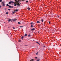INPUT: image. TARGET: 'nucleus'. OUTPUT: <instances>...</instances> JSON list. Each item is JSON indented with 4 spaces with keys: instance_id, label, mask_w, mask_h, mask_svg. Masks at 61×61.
Listing matches in <instances>:
<instances>
[{
    "instance_id": "nucleus-1",
    "label": "nucleus",
    "mask_w": 61,
    "mask_h": 61,
    "mask_svg": "<svg viewBox=\"0 0 61 61\" xmlns=\"http://www.w3.org/2000/svg\"><path fill=\"white\" fill-rule=\"evenodd\" d=\"M15 2L17 3V5H18V6H20V4H19V3H18V1H17L16 0H15Z\"/></svg>"
},
{
    "instance_id": "nucleus-2",
    "label": "nucleus",
    "mask_w": 61,
    "mask_h": 61,
    "mask_svg": "<svg viewBox=\"0 0 61 61\" xmlns=\"http://www.w3.org/2000/svg\"><path fill=\"white\" fill-rule=\"evenodd\" d=\"M2 4L3 6H5V3H4V2L2 3Z\"/></svg>"
},
{
    "instance_id": "nucleus-3",
    "label": "nucleus",
    "mask_w": 61,
    "mask_h": 61,
    "mask_svg": "<svg viewBox=\"0 0 61 61\" xmlns=\"http://www.w3.org/2000/svg\"><path fill=\"white\" fill-rule=\"evenodd\" d=\"M12 3H14V2L13 1H10L8 4L9 5H10Z\"/></svg>"
},
{
    "instance_id": "nucleus-4",
    "label": "nucleus",
    "mask_w": 61,
    "mask_h": 61,
    "mask_svg": "<svg viewBox=\"0 0 61 61\" xmlns=\"http://www.w3.org/2000/svg\"><path fill=\"white\" fill-rule=\"evenodd\" d=\"M17 19H12V20H13V22H15V20H16Z\"/></svg>"
},
{
    "instance_id": "nucleus-5",
    "label": "nucleus",
    "mask_w": 61,
    "mask_h": 61,
    "mask_svg": "<svg viewBox=\"0 0 61 61\" xmlns=\"http://www.w3.org/2000/svg\"><path fill=\"white\" fill-rule=\"evenodd\" d=\"M9 8H13V6H12L11 5H10L9 6Z\"/></svg>"
},
{
    "instance_id": "nucleus-6",
    "label": "nucleus",
    "mask_w": 61,
    "mask_h": 61,
    "mask_svg": "<svg viewBox=\"0 0 61 61\" xmlns=\"http://www.w3.org/2000/svg\"><path fill=\"white\" fill-rule=\"evenodd\" d=\"M35 30V28H33L32 29H31V30L32 31H34V30Z\"/></svg>"
},
{
    "instance_id": "nucleus-7",
    "label": "nucleus",
    "mask_w": 61,
    "mask_h": 61,
    "mask_svg": "<svg viewBox=\"0 0 61 61\" xmlns=\"http://www.w3.org/2000/svg\"><path fill=\"white\" fill-rule=\"evenodd\" d=\"M24 36H22V37H21V38L22 39V40L23 39V38H24Z\"/></svg>"
},
{
    "instance_id": "nucleus-8",
    "label": "nucleus",
    "mask_w": 61,
    "mask_h": 61,
    "mask_svg": "<svg viewBox=\"0 0 61 61\" xmlns=\"http://www.w3.org/2000/svg\"><path fill=\"white\" fill-rule=\"evenodd\" d=\"M27 9H28V10H30V8H29L28 7Z\"/></svg>"
},
{
    "instance_id": "nucleus-9",
    "label": "nucleus",
    "mask_w": 61,
    "mask_h": 61,
    "mask_svg": "<svg viewBox=\"0 0 61 61\" xmlns=\"http://www.w3.org/2000/svg\"><path fill=\"white\" fill-rule=\"evenodd\" d=\"M30 24L31 25H34V23L33 22H31V23H30Z\"/></svg>"
},
{
    "instance_id": "nucleus-10",
    "label": "nucleus",
    "mask_w": 61,
    "mask_h": 61,
    "mask_svg": "<svg viewBox=\"0 0 61 61\" xmlns=\"http://www.w3.org/2000/svg\"><path fill=\"white\" fill-rule=\"evenodd\" d=\"M27 36V34H25V35H24V36Z\"/></svg>"
},
{
    "instance_id": "nucleus-11",
    "label": "nucleus",
    "mask_w": 61,
    "mask_h": 61,
    "mask_svg": "<svg viewBox=\"0 0 61 61\" xmlns=\"http://www.w3.org/2000/svg\"><path fill=\"white\" fill-rule=\"evenodd\" d=\"M6 6H9V5H8V4H6Z\"/></svg>"
},
{
    "instance_id": "nucleus-12",
    "label": "nucleus",
    "mask_w": 61,
    "mask_h": 61,
    "mask_svg": "<svg viewBox=\"0 0 61 61\" xmlns=\"http://www.w3.org/2000/svg\"><path fill=\"white\" fill-rule=\"evenodd\" d=\"M37 23H40V22L39 21H37Z\"/></svg>"
},
{
    "instance_id": "nucleus-13",
    "label": "nucleus",
    "mask_w": 61,
    "mask_h": 61,
    "mask_svg": "<svg viewBox=\"0 0 61 61\" xmlns=\"http://www.w3.org/2000/svg\"><path fill=\"white\" fill-rule=\"evenodd\" d=\"M28 36H29V37H30V36H30V34L28 35Z\"/></svg>"
},
{
    "instance_id": "nucleus-14",
    "label": "nucleus",
    "mask_w": 61,
    "mask_h": 61,
    "mask_svg": "<svg viewBox=\"0 0 61 61\" xmlns=\"http://www.w3.org/2000/svg\"><path fill=\"white\" fill-rule=\"evenodd\" d=\"M24 27V26H20V28H22V27Z\"/></svg>"
},
{
    "instance_id": "nucleus-15",
    "label": "nucleus",
    "mask_w": 61,
    "mask_h": 61,
    "mask_svg": "<svg viewBox=\"0 0 61 61\" xmlns=\"http://www.w3.org/2000/svg\"><path fill=\"white\" fill-rule=\"evenodd\" d=\"M21 40H19V42H21Z\"/></svg>"
},
{
    "instance_id": "nucleus-16",
    "label": "nucleus",
    "mask_w": 61,
    "mask_h": 61,
    "mask_svg": "<svg viewBox=\"0 0 61 61\" xmlns=\"http://www.w3.org/2000/svg\"><path fill=\"white\" fill-rule=\"evenodd\" d=\"M36 43H37V44H39V45H40V44L39 43V42H36Z\"/></svg>"
},
{
    "instance_id": "nucleus-17",
    "label": "nucleus",
    "mask_w": 61,
    "mask_h": 61,
    "mask_svg": "<svg viewBox=\"0 0 61 61\" xmlns=\"http://www.w3.org/2000/svg\"><path fill=\"white\" fill-rule=\"evenodd\" d=\"M41 20V21L42 22H43V21H44L42 19Z\"/></svg>"
},
{
    "instance_id": "nucleus-18",
    "label": "nucleus",
    "mask_w": 61,
    "mask_h": 61,
    "mask_svg": "<svg viewBox=\"0 0 61 61\" xmlns=\"http://www.w3.org/2000/svg\"><path fill=\"white\" fill-rule=\"evenodd\" d=\"M14 6H16V4H15Z\"/></svg>"
},
{
    "instance_id": "nucleus-19",
    "label": "nucleus",
    "mask_w": 61,
    "mask_h": 61,
    "mask_svg": "<svg viewBox=\"0 0 61 61\" xmlns=\"http://www.w3.org/2000/svg\"><path fill=\"white\" fill-rule=\"evenodd\" d=\"M18 24H21V23L20 22H18Z\"/></svg>"
},
{
    "instance_id": "nucleus-20",
    "label": "nucleus",
    "mask_w": 61,
    "mask_h": 61,
    "mask_svg": "<svg viewBox=\"0 0 61 61\" xmlns=\"http://www.w3.org/2000/svg\"><path fill=\"white\" fill-rule=\"evenodd\" d=\"M8 20L10 22V21H11V19H9Z\"/></svg>"
},
{
    "instance_id": "nucleus-21",
    "label": "nucleus",
    "mask_w": 61,
    "mask_h": 61,
    "mask_svg": "<svg viewBox=\"0 0 61 61\" xmlns=\"http://www.w3.org/2000/svg\"><path fill=\"white\" fill-rule=\"evenodd\" d=\"M31 27H32V28L33 27V25H31Z\"/></svg>"
},
{
    "instance_id": "nucleus-22",
    "label": "nucleus",
    "mask_w": 61,
    "mask_h": 61,
    "mask_svg": "<svg viewBox=\"0 0 61 61\" xmlns=\"http://www.w3.org/2000/svg\"><path fill=\"white\" fill-rule=\"evenodd\" d=\"M39 60H40V59H38L37 60V61H39Z\"/></svg>"
},
{
    "instance_id": "nucleus-23",
    "label": "nucleus",
    "mask_w": 61,
    "mask_h": 61,
    "mask_svg": "<svg viewBox=\"0 0 61 61\" xmlns=\"http://www.w3.org/2000/svg\"><path fill=\"white\" fill-rule=\"evenodd\" d=\"M15 11H18V10H15Z\"/></svg>"
},
{
    "instance_id": "nucleus-24",
    "label": "nucleus",
    "mask_w": 61,
    "mask_h": 61,
    "mask_svg": "<svg viewBox=\"0 0 61 61\" xmlns=\"http://www.w3.org/2000/svg\"><path fill=\"white\" fill-rule=\"evenodd\" d=\"M8 12H6V15H8Z\"/></svg>"
},
{
    "instance_id": "nucleus-25",
    "label": "nucleus",
    "mask_w": 61,
    "mask_h": 61,
    "mask_svg": "<svg viewBox=\"0 0 61 61\" xmlns=\"http://www.w3.org/2000/svg\"><path fill=\"white\" fill-rule=\"evenodd\" d=\"M2 0H0V2H2Z\"/></svg>"
},
{
    "instance_id": "nucleus-26",
    "label": "nucleus",
    "mask_w": 61,
    "mask_h": 61,
    "mask_svg": "<svg viewBox=\"0 0 61 61\" xmlns=\"http://www.w3.org/2000/svg\"><path fill=\"white\" fill-rule=\"evenodd\" d=\"M15 13V12H14L12 13L14 14Z\"/></svg>"
},
{
    "instance_id": "nucleus-27",
    "label": "nucleus",
    "mask_w": 61,
    "mask_h": 61,
    "mask_svg": "<svg viewBox=\"0 0 61 61\" xmlns=\"http://www.w3.org/2000/svg\"><path fill=\"white\" fill-rule=\"evenodd\" d=\"M26 3H28V1H26Z\"/></svg>"
},
{
    "instance_id": "nucleus-28",
    "label": "nucleus",
    "mask_w": 61,
    "mask_h": 61,
    "mask_svg": "<svg viewBox=\"0 0 61 61\" xmlns=\"http://www.w3.org/2000/svg\"><path fill=\"white\" fill-rule=\"evenodd\" d=\"M36 55H37V54H38V53H36Z\"/></svg>"
},
{
    "instance_id": "nucleus-29",
    "label": "nucleus",
    "mask_w": 61,
    "mask_h": 61,
    "mask_svg": "<svg viewBox=\"0 0 61 61\" xmlns=\"http://www.w3.org/2000/svg\"><path fill=\"white\" fill-rule=\"evenodd\" d=\"M35 58H36V59H37V57H35Z\"/></svg>"
},
{
    "instance_id": "nucleus-30",
    "label": "nucleus",
    "mask_w": 61,
    "mask_h": 61,
    "mask_svg": "<svg viewBox=\"0 0 61 61\" xmlns=\"http://www.w3.org/2000/svg\"><path fill=\"white\" fill-rule=\"evenodd\" d=\"M59 16H60L57 15V17H59Z\"/></svg>"
},
{
    "instance_id": "nucleus-31",
    "label": "nucleus",
    "mask_w": 61,
    "mask_h": 61,
    "mask_svg": "<svg viewBox=\"0 0 61 61\" xmlns=\"http://www.w3.org/2000/svg\"><path fill=\"white\" fill-rule=\"evenodd\" d=\"M13 29H15V27H13Z\"/></svg>"
},
{
    "instance_id": "nucleus-32",
    "label": "nucleus",
    "mask_w": 61,
    "mask_h": 61,
    "mask_svg": "<svg viewBox=\"0 0 61 61\" xmlns=\"http://www.w3.org/2000/svg\"><path fill=\"white\" fill-rule=\"evenodd\" d=\"M8 10H10V9H8Z\"/></svg>"
},
{
    "instance_id": "nucleus-33",
    "label": "nucleus",
    "mask_w": 61,
    "mask_h": 61,
    "mask_svg": "<svg viewBox=\"0 0 61 61\" xmlns=\"http://www.w3.org/2000/svg\"><path fill=\"white\" fill-rule=\"evenodd\" d=\"M49 24H50V23H51L50 22H49Z\"/></svg>"
},
{
    "instance_id": "nucleus-34",
    "label": "nucleus",
    "mask_w": 61,
    "mask_h": 61,
    "mask_svg": "<svg viewBox=\"0 0 61 61\" xmlns=\"http://www.w3.org/2000/svg\"><path fill=\"white\" fill-rule=\"evenodd\" d=\"M1 5L0 6V8H1Z\"/></svg>"
},
{
    "instance_id": "nucleus-35",
    "label": "nucleus",
    "mask_w": 61,
    "mask_h": 61,
    "mask_svg": "<svg viewBox=\"0 0 61 61\" xmlns=\"http://www.w3.org/2000/svg\"><path fill=\"white\" fill-rule=\"evenodd\" d=\"M14 12H15H15H16L15 11H14Z\"/></svg>"
},
{
    "instance_id": "nucleus-36",
    "label": "nucleus",
    "mask_w": 61,
    "mask_h": 61,
    "mask_svg": "<svg viewBox=\"0 0 61 61\" xmlns=\"http://www.w3.org/2000/svg\"><path fill=\"white\" fill-rule=\"evenodd\" d=\"M22 1H25V0H22Z\"/></svg>"
},
{
    "instance_id": "nucleus-37",
    "label": "nucleus",
    "mask_w": 61,
    "mask_h": 61,
    "mask_svg": "<svg viewBox=\"0 0 61 61\" xmlns=\"http://www.w3.org/2000/svg\"><path fill=\"white\" fill-rule=\"evenodd\" d=\"M18 1H19V0H18ZM21 1H22V0H20Z\"/></svg>"
},
{
    "instance_id": "nucleus-38",
    "label": "nucleus",
    "mask_w": 61,
    "mask_h": 61,
    "mask_svg": "<svg viewBox=\"0 0 61 61\" xmlns=\"http://www.w3.org/2000/svg\"><path fill=\"white\" fill-rule=\"evenodd\" d=\"M44 46V47H45V46Z\"/></svg>"
},
{
    "instance_id": "nucleus-39",
    "label": "nucleus",
    "mask_w": 61,
    "mask_h": 61,
    "mask_svg": "<svg viewBox=\"0 0 61 61\" xmlns=\"http://www.w3.org/2000/svg\"><path fill=\"white\" fill-rule=\"evenodd\" d=\"M25 46H26V45H25Z\"/></svg>"
},
{
    "instance_id": "nucleus-40",
    "label": "nucleus",
    "mask_w": 61,
    "mask_h": 61,
    "mask_svg": "<svg viewBox=\"0 0 61 61\" xmlns=\"http://www.w3.org/2000/svg\"><path fill=\"white\" fill-rule=\"evenodd\" d=\"M33 41H34V40H33Z\"/></svg>"
}]
</instances>
